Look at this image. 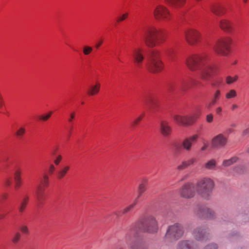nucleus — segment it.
Returning a JSON list of instances; mask_svg holds the SVG:
<instances>
[{
	"instance_id": "nucleus-1",
	"label": "nucleus",
	"mask_w": 249,
	"mask_h": 249,
	"mask_svg": "<svg viewBox=\"0 0 249 249\" xmlns=\"http://www.w3.org/2000/svg\"><path fill=\"white\" fill-rule=\"evenodd\" d=\"M143 53H146V66L149 71L153 73L160 71L163 69V64L160 60L159 52L156 50L151 49L146 52L140 47L135 48L133 53L135 62L139 65L144 59Z\"/></svg>"
},
{
	"instance_id": "nucleus-2",
	"label": "nucleus",
	"mask_w": 249,
	"mask_h": 249,
	"mask_svg": "<svg viewBox=\"0 0 249 249\" xmlns=\"http://www.w3.org/2000/svg\"><path fill=\"white\" fill-rule=\"evenodd\" d=\"M185 63L191 71H198L204 80L208 79L213 71V67L209 63V57L206 53L192 55L186 58Z\"/></svg>"
},
{
	"instance_id": "nucleus-3",
	"label": "nucleus",
	"mask_w": 249,
	"mask_h": 249,
	"mask_svg": "<svg viewBox=\"0 0 249 249\" xmlns=\"http://www.w3.org/2000/svg\"><path fill=\"white\" fill-rule=\"evenodd\" d=\"M214 186L213 181L208 177L199 179L196 185V190L197 194L205 199L210 197Z\"/></svg>"
},
{
	"instance_id": "nucleus-4",
	"label": "nucleus",
	"mask_w": 249,
	"mask_h": 249,
	"mask_svg": "<svg viewBox=\"0 0 249 249\" xmlns=\"http://www.w3.org/2000/svg\"><path fill=\"white\" fill-rule=\"evenodd\" d=\"M138 228L141 231L151 234L157 233L159 229L157 221L151 215H146L142 217L138 224Z\"/></svg>"
},
{
	"instance_id": "nucleus-5",
	"label": "nucleus",
	"mask_w": 249,
	"mask_h": 249,
	"mask_svg": "<svg viewBox=\"0 0 249 249\" xmlns=\"http://www.w3.org/2000/svg\"><path fill=\"white\" fill-rule=\"evenodd\" d=\"M162 33L153 27H148L145 31L143 38L149 47H152L158 44L162 37Z\"/></svg>"
},
{
	"instance_id": "nucleus-6",
	"label": "nucleus",
	"mask_w": 249,
	"mask_h": 249,
	"mask_svg": "<svg viewBox=\"0 0 249 249\" xmlns=\"http://www.w3.org/2000/svg\"><path fill=\"white\" fill-rule=\"evenodd\" d=\"M183 226L178 223H175L168 226L164 237V240L168 242H175L180 239L184 233Z\"/></svg>"
},
{
	"instance_id": "nucleus-7",
	"label": "nucleus",
	"mask_w": 249,
	"mask_h": 249,
	"mask_svg": "<svg viewBox=\"0 0 249 249\" xmlns=\"http://www.w3.org/2000/svg\"><path fill=\"white\" fill-rule=\"evenodd\" d=\"M194 83L192 80L184 79L180 80L178 83L174 81H168L165 86V89L167 92H172L176 89L186 91Z\"/></svg>"
},
{
	"instance_id": "nucleus-8",
	"label": "nucleus",
	"mask_w": 249,
	"mask_h": 249,
	"mask_svg": "<svg viewBox=\"0 0 249 249\" xmlns=\"http://www.w3.org/2000/svg\"><path fill=\"white\" fill-rule=\"evenodd\" d=\"M197 138V135H194L184 139L181 143H174L172 144V150L176 153H179L182 149L187 151H190L191 150L193 143L196 141Z\"/></svg>"
},
{
	"instance_id": "nucleus-9",
	"label": "nucleus",
	"mask_w": 249,
	"mask_h": 249,
	"mask_svg": "<svg viewBox=\"0 0 249 249\" xmlns=\"http://www.w3.org/2000/svg\"><path fill=\"white\" fill-rule=\"evenodd\" d=\"M231 43V39L228 37L220 39L213 47V50L218 54L227 55L230 51V45Z\"/></svg>"
},
{
	"instance_id": "nucleus-10",
	"label": "nucleus",
	"mask_w": 249,
	"mask_h": 249,
	"mask_svg": "<svg viewBox=\"0 0 249 249\" xmlns=\"http://www.w3.org/2000/svg\"><path fill=\"white\" fill-rule=\"evenodd\" d=\"M194 238L200 242H205L210 239V233L207 229L202 226H198L193 231Z\"/></svg>"
},
{
	"instance_id": "nucleus-11",
	"label": "nucleus",
	"mask_w": 249,
	"mask_h": 249,
	"mask_svg": "<svg viewBox=\"0 0 249 249\" xmlns=\"http://www.w3.org/2000/svg\"><path fill=\"white\" fill-rule=\"evenodd\" d=\"M196 214L201 218L209 220H214L216 218L215 212L206 206H200L197 211Z\"/></svg>"
},
{
	"instance_id": "nucleus-12",
	"label": "nucleus",
	"mask_w": 249,
	"mask_h": 249,
	"mask_svg": "<svg viewBox=\"0 0 249 249\" xmlns=\"http://www.w3.org/2000/svg\"><path fill=\"white\" fill-rule=\"evenodd\" d=\"M49 178L48 175H44L41 180V185H39L36 192V197L38 204L42 202L44 198V188L48 186Z\"/></svg>"
},
{
	"instance_id": "nucleus-13",
	"label": "nucleus",
	"mask_w": 249,
	"mask_h": 249,
	"mask_svg": "<svg viewBox=\"0 0 249 249\" xmlns=\"http://www.w3.org/2000/svg\"><path fill=\"white\" fill-rule=\"evenodd\" d=\"M184 36L187 42L194 45L198 42L200 39V34L196 30L188 29L184 32Z\"/></svg>"
},
{
	"instance_id": "nucleus-14",
	"label": "nucleus",
	"mask_w": 249,
	"mask_h": 249,
	"mask_svg": "<svg viewBox=\"0 0 249 249\" xmlns=\"http://www.w3.org/2000/svg\"><path fill=\"white\" fill-rule=\"evenodd\" d=\"M196 191V186L193 183H188L182 186L179 193L181 197L190 198L195 196Z\"/></svg>"
},
{
	"instance_id": "nucleus-15",
	"label": "nucleus",
	"mask_w": 249,
	"mask_h": 249,
	"mask_svg": "<svg viewBox=\"0 0 249 249\" xmlns=\"http://www.w3.org/2000/svg\"><path fill=\"white\" fill-rule=\"evenodd\" d=\"M177 249H200L198 243L193 240H182L177 245Z\"/></svg>"
},
{
	"instance_id": "nucleus-16",
	"label": "nucleus",
	"mask_w": 249,
	"mask_h": 249,
	"mask_svg": "<svg viewBox=\"0 0 249 249\" xmlns=\"http://www.w3.org/2000/svg\"><path fill=\"white\" fill-rule=\"evenodd\" d=\"M154 15L157 19H169L170 18V13L167 9L164 6L159 5L154 11Z\"/></svg>"
},
{
	"instance_id": "nucleus-17",
	"label": "nucleus",
	"mask_w": 249,
	"mask_h": 249,
	"mask_svg": "<svg viewBox=\"0 0 249 249\" xmlns=\"http://www.w3.org/2000/svg\"><path fill=\"white\" fill-rule=\"evenodd\" d=\"M228 138L223 134H219L213 138L212 144L214 148L224 147L227 143Z\"/></svg>"
},
{
	"instance_id": "nucleus-18",
	"label": "nucleus",
	"mask_w": 249,
	"mask_h": 249,
	"mask_svg": "<svg viewBox=\"0 0 249 249\" xmlns=\"http://www.w3.org/2000/svg\"><path fill=\"white\" fill-rule=\"evenodd\" d=\"M196 116L191 115L190 116L184 117L179 115H174L173 116V119L178 124H190L193 123L196 119Z\"/></svg>"
},
{
	"instance_id": "nucleus-19",
	"label": "nucleus",
	"mask_w": 249,
	"mask_h": 249,
	"mask_svg": "<svg viewBox=\"0 0 249 249\" xmlns=\"http://www.w3.org/2000/svg\"><path fill=\"white\" fill-rule=\"evenodd\" d=\"M143 102L151 111H154L155 107L158 106V100L157 97L152 95H147L143 99Z\"/></svg>"
},
{
	"instance_id": "nucleus-20",
	"label": "nucleus",
	"mask_w": 249,
	"mask_h": 249,
	"mask_svg": "<svg viewBox=\"0 0 249 249\" xmlns=\"http://www.w3.org/2000/svg\"><path fill=\"white\" fill-rule=\"evenodd\" d=\"M210 8L211 11L217 16L222 15L225 12L224 6L220 3H215L211 5Z\"/></svg>"
},
{
	"instance_id": "nucleus-21",
	"label": "nucleus",
	"mask_w": 249,
	"mask_h": 249,
	"mask_svg": "<svg viewBox=\"0 0 249 249\" xmlns=\"http://www.w3.org/2000/svg\"><path fill=\"white\" fill-rule=\"evenodd\" d=\"M160 130L164 136L169 135L171 132V128L169 125L168 123L165 120H161L160 122Z\"/></svg>"
},
{
	"instance_id": "nucleus-22",
	"label": "nucleus",
	"mask_w": 249,
	"mask_h": 249,
	"mask_svg": "<svg viewBox=\"0 0 249 249\" xmlns=\"http://www.w3.org/2000/svg\"><path fill=\"white\" fill-rule=\"evenodd\" d=\"M101 85L96 82L95 85L90 86L88 89L87 93L89 95L93 96L97 94L100 89Z\"/></svg>"
},
{
	"instance_id": "nucleus-23",
	"label": "nucleus",
	"mask_w": 249,
	"mask_h": 249,
	"mask_svg": "<svg viewBox=\"0 0 249 249\" xmlns=\"http://www.w3.org/2000/svg\"><path fill=\"white\" fill-rule=\"evenodd\" d=\"M176 51L174 46H169L164 51L165 55L171 60H174V56L176 55Z\"/></svg>"
},
{
	"instance_id": "nucleus-24",
	"label": "nucleus",
	"mask_w": 249,
	"mask_h": 249,
	"mask_svg": "<svg viewBox=\"0 0 249 249\" xmlns=\"http://www.w3.org/2000/svg\"><path fill=\"white\" fill-rule=\"evenodd\" d=\"M70 167L69 165H65L60 169L56 173V177L58 179L63 178L70 170Z\"/></svg>"
},
{
	"instance_id": "nucleus-25",
	"label": "nucleus",
	"mask_w": 249,
	"mask_h": 249,
	"mask_svg": "<svg viewBox=\"0 0 249 249\" xmlns=\"http://www.w3.org/2000/svg\"><path fill=\"white\" fill-rule=\"evenodd\" d=\"M196 160L195 158H191L187 160H184L181 164L178 166L177 168L179 170H183L189 166L194 164Z\"/></svg>"
},
{
	"instance_id": "nucleus-26",
	"label": "nucleus",
	"mask_w": 249,
	"mask_h": 249,
	"mask_svg": "<svg viewBox=\"0 0 249 249\" xmlns=\"http://www.w3.org/2000/svg\"><path fill=\"white\" fill-rule=\"evenodd\" d=\"M166 2L173 8L181 7L185 2L186 0H165Z\"/></svg>"
},
{
	"instance_id": "nucleus-27",
	"label": "nucleus",
	"mask_w": 249,
	"mask_h": 249,
	"mask_svg": "<svg viewBox=\"0 0 249 249\" xmlns=\"http://www.w3.org/2000/svg\"><path fill=\"white\" fill-rule=\"evenodd\" d=\"M148 183V179L146 178L142 179V183L139 185L138 188V193L139 195L137 197V199H138L140 196L146 190V185Z\"/></svg>"
},
{
	"instance_id": "nucleus-28",
	"label": "nucleus",
	"mask_w": 249,
	"mask_h": 249,
	"mask_svg": "<svg viewBox=\"0 0 249 249\" xmlns=\"http://www.w3.org/2000/svg\"><path fill=\"white\" fill-rule=\"evenodd\" d=\"M219 26L221 29L227 31H231V23L226 19H222L219 21Z\"/></svg>"
},
{
	"instance_id": "nucleus-29",
	"label": "nucleus",
	"mask_w": 249,
	"mask_h": 249,
	"mask_svg": "<svg viewBox=\"0 0 249 249\" xmlns=\"http://www.w3.org/2000/svg\"><path fill=\"white\" fill-rule=\"evenodd\" d=\"M239 160V158L236 156H234L231 158L230 159L228 160H224L223 162L222 165L224 167H228L231 165H232L233 163L237 162Z\"/></svg>"
},
{
	"instance_id": "nucleus-30",
	"label": "nucleus",
	"mask_w": 249,
	"mask_h": 249,
	"mask_svg": "<svg viewBox=\"0 0 249 249\" xmlns=\"http://www.w3.org/2000/svg\"><path fill=\"white\" fill-rule=\"evenodd\" d=\"M216 161L214 159L208 160L204 165V168L208 170H214L216 167Z\"/></svg>"
},
{
	"instance_id": "nucleus-31",
	"label": "nucleus",
	"mask_w": 249,
	"mask_h": 249,
	"mask_svg": "<svg viewBox=\"0 0 249 249\" xmlns=\"http://www.w3.org/2000/svg\"><path fill=\"white\" fill-rule=\"evenodd\" d=\"M28 199L29 197L28 196H25L23 198L19 207V212L22 213L24 211L28 203Z\"/></svg>"
},
{
	"instance_id": "nucleus-32",
	"label": "nucleus",
	"mask_w": 249,
	"mask_h": 249,
	"mask_svg": "<svg viewBox=\"0 0 249 249\" xmlns=\"http://www.w3.org/2000/svg\"><path fill=\"white\" fill-rule=\"evenodd\" d=\"M132 249H146V248L142 241H136L131 246Z\"/></svg>"
},
{
	"instance_id": "nucleus-33",
	"label": "nucleus",
	"mask_w": 249,
	"mask_h": 249,
	"mask_svg": "<svg viewBox=\"0 0 249 249\" xmlns=\"http://www.w3.org/2000/svg\"><path fill=\"white\" fill-rule=\"evenodd\" d=\"M75 116V112L73 111L70 114L69 117L68 118V121L70 124V132L71 133L73 129V126L72 125L73 120Z\"/></svg>"
},
{
	"instance_id": "nucleus-34",
	"label": "nucleus",
	"mask_w": 249,
	"mask_h": 249,
	"mask_svg": "<svg viewBox=\"0 0 249 249\" xmlns=\"http://www.w3.org/2000/svg\"><path fill=\"white\" fill-rule=\"evenodd\" d=\"M22 173L21 169L20 168H17L14 173V180H19L21 179V175Z\"/></svg>"
},
{
	"instance_id": "nucleus-35",
	"label": "nucleus",
	"mask_w": 249,
	"mask_h": 249,
	"mask_svg": "<svg viewBox=\"0 0 249 249\" xmlns=\"http://www.w3.org/2000/svg\"><path fill=\"white\" fill-rule=\"evenodd\" d=\"M238 78V76L235 75L234 77L231 76H228L226 77V81L228 84H231L232 83L235 82Z\"/></svg>"
},
{
	"instance_id": "nucleus-36",
	"label": "nucleus",
	"mask_w": 249,
	"mask_h": 249,
	"mask_svg": "<svg viewBox=\"0 0 249 249\" xmlns=\"http://www.w3.org/2000/svg\"><path fill=\"white\" fill-rule=\"evenodd\" d=\"M237 93L234 89H231L226 94V97L227 99H231L236 97Z\"/></svg>"
},
{
	"instance_id": "nucleus-37",
	"label": "nucleus",
	"mask_w": 249,
	"mask_h": 249,
	"mask_svg": "<svg viewBox=\"0 0 249 249\" xmlns=\"http://www.w3.org/2000/svg\"><path fill=\"white\" fill-rule=\"evenodd\" d=\"M21 235L19 232H17L15 233V234L13 236L12 239V242L14 244L18 243L20 239Z\"/></svg>"
},
{
	"instance_id": "nucleus-38",
	"label": "nucleus",
	"mask_w": 249,
	"mask_h": 249,
	"mask_svg": "<svg viewBox=\"0 0 249 249\" xmlns=\"http://www.w3.org/2000/svg\"><path fill=\"white\" fill-rule=\"evenodd\" d=\"M93 50V48L89 46H84L83 47V53L85 55H89Z\"/></svg>"
},
{
	"instance_id": "nucleus-39",
	"label": "nucleus",
	"mask_w": 249,
	"mask_h": 249,
	"mask_svg": "<svg viewBox=\"0 0 249 249\" xmlns=\"http://www.w3.org/2000/svg\"><path fill=\"white\" fill-rule=\"evenodd\" d=\"M218 246L215 243H210L207 245L204 249H218Z\"/></svg>"
},
{
	"instance_id": "nucleus-40",
	"label": "nucleus",
	"mask_w": 249,
	"mask_h": 249,
	"mask_svg": "<svg viewBox=\"0 0 249 249\" xmlns=\"http://www.w3.org/2000/svg\"><path fill=\"white\" fill-rule=\"evenodd\" d=\"M137 199L136 198L131 204L125 207V213L131 211L134 207L137 202Z\"/></svg>"
},
{
	"instance_id": "nucleus-41",
	"label": "nucleus",
	"mask_w": 249,
	"mask_h": 249,
	"mask_svg": "<svg viewBox=\"0 0 249 249\" xmlns=\"http://www.w3.org/2000/svg\"><path fill=\"white\" fill-rule=\"evenodd\" d=\"M25 132V129L23 127H20L16 132V135L18 137H21Z\"/></svg>"
},
{
	"instance_id": "nucleus-42",
	"label": "nucleus",
	"mask_w": 249,
	"mask_h": 249,
	"mask_svg": "<svg viewBox=\"0 0 249 249\" xmlns=\"http://www.w3.org/2000/svg\"><path fill=\"white\" fill-rule=\"evenodd\" d=\"M62 159V157L60 155H57L56 159L54 160V163L55 165H58Z\"/></svg>"
},
{
	"instance_id": "nucleus-43",
	"label": "nucleus",
	"mask_w": 249,
	"mask_h": 249,
	"mask_svg": "<svg viewBox=\"0 0 249 249\" xmlns=\"http://www.w3.org/2000/svg\"><path fill=\"white\" fill-rule=\"evenodd\" d=\"M4 184L5 186H9L12 183L11 179L10 178H5L3 181Z\"/></svg>"
},
{
	"instance_id": "nucleus-44",
	"label": "nucleus",
	"mask_w": 249,
	"mask_h": 249,
	"mask_svg": "<svg viewBox=\"0 0 249 249\" xmlns=\"http://www.w3.org/2000/svg\"><path fill=\"white\" fill-rule=\"evenodd\" d=\"M55 167L54 165L53 164H50L48 169L49 174L50 175H52L53 173Z\"/></svg>"
},
{
	"instance_id": "nucleus-45",
	"label": "nucleus",
	"mask_w": 249,
	"mask_h": 249,
	"mask_svg": "<svg viewBox=\"0 0 249 249\" xmlns=\"http://www.w3.org/2000/svg\"><path fill=\"white\" fill-rule=\"evenodd\" d=\"M242 168H244V165L240 164L235 168V170L236 172L239 173H242L244 172V170L242 169Z\"/></svg>"
},
{
	"instance_id": "nucleus-46",
	"label": "nucleus",
	"mask_w": 249,
	"mask_h": 249,
	"mask_svg": "<svg viewBox=\"0 0 249 249\" xmlns=\"http://www.w3.org/2000/svg\"><path fill=\"white\" fill-rule=\"evenodd\" d=\"M52 112H49L47 115L46 116H41L39 117V119L42 120L43 121H46L51 116Z\"/></svg>"
},
{
	"instance_id": "nucleus-47",
	"label": "nucleus",
	"mask_w": 249,
	"mask_h": 249,
	"mask_svg": "<svg viewBox=\"0 0 249 249\" xmlns=\"http://www.w3.org/2000/svg\"><path fill=\"white\" fill-rule=\"evenodd\" d=\"M143 116H144V114H142L141 116H140L139 117H138V118H137L136 119H135L134 120V121L133 122V125L137 124L141 120V119L142 118Z\"/></svg>"
},
{
	"instance_id": "nucleus-48",
	"label": "nucleus",
	"mask_w": 249,
	"mask_h": 249,
	"mask_svg": "<svg viewBox=\"0 0 249 249\" xmlns=\"http://www.w3.org/2000/svg\"><path fill=\"white\" fill-rule=\"evenodd\" d=\"M213 121V115L212 114H209L206 116V121L208 123H211Z\"/></svg>"
},
{
	"instance_id": "nucleus-49",
	"label": "nucleus",
	"mask_w": 249,
	"mask_h": 249,
	"mask_svg": "<svg viewBox=\"0 0 249 249\" xmlns=\"http://www.w3.org/2000/svg\"><path fill=\"white\" fill-rule=\"evenodd\" d=\"M15 188L18 189L19 188L21 185V179L15 180Z\"/></svg>"
},
{
	"instance_id": "nucleus-50",
	"label": "nucleus",
	"mask_w": 249,
	"mask_h": 249,
	"mask_svg": "<svg viewBox=\"0 0 249 249\" xmlns=\"http://www.w3.org/2000/svg\"><path fill=\"white\" fill-rule=\"evenodd\" d=\"M20 231L24 233H28V229L26 226H22L20 227Z\"/></svg>"
},
{
	"instance_id": "nucleus-51",
	"label": "nucleus",
	"mask_w": 249,
	"mask_h": 249,
	"mask_svg": "<svg viewBox=\"0 0 249 249\" xmlns=\"http://www.w3.org/2000/svg\"><path fill=\"white\" fill-rule=\"evenodd\" d=\"M220 94V92L219 90H217L214 94V98L215 99H217L218 98V97Z\"/></svg>"
},
{
	"instance_id": "nucleus-52",
	"label": "nucleus",
	"mask_w": 249,
	"mask_h": 249,
	"mask_svg": "<svg viewBox=\"0 0 249 249\" xmlns=\"http://www.w3.org/2000/svg\"><path fill=\"white\" fill-rule=\"evenodd\" d=\"M238 235V232L236 231H233L230 233V236H236Z\"/></svg>"
},
{
	"instance_id": "nucleus-53",
	"label": "nucleus",
	"mask_w": 249,
	"mask_h": 249,
	"mask_svg": "<svg viewBox=\"0 0 249 249\" xmlns=\"http://www.w3.org/2000/svg\"><path fill=\"white\" fill-rule=\"evenodd\" d=\"M124 19V14L122 15V17H118L117 18V22H119Z\"/></svg>"
},
{
	"instance_id": "nucleus-54",
	"label": "nucleus",
	"mask_w": 249,
	"mask_h": 249,
	"mask_svg": "<svg viewBox=\"0 0 249 249\" xmlns=\"http://www.w3.org/2000/svg\"><path fill=\"white\" fill-rule=\"evenodd\" d=\"M103 43L102 40H99L95 45V47L98 49Z\"/></svg>"
},
{
	"instance_id": "nucleus-55",
	"label": "nucleus",
	"mask_w": 249,
	"mask_h": 249,
	"mask_svg": "<svg viewBox=\"0 0 249 249\" xmlns=\"http://www.w3.org/2000/svg\"><path fill=\"white\" fill-rule=\"evenodd\" d=\"M233 132V129L232 128H228L227 129L226 132V133L229 135Z\"/></svg>"
},
{
	"instance_id": "nucleus-56",
	"label": "nucleus",
	"mask_w": 249,
	"mask_h": 249,
	"mask_svg": "<svg viewBox=\"0 0 249 249\" xmlns=\"http://www.w3.org/2000/svg\"><path fill=\"white\" fill-rule=\"evenodd\" d=\"M3 105V99L1 96H0V108H1L2 107V106Z\"/></svg>"
},
{
	"instance_id": "nucleus-57",
	"label": "nucleus",
	"mask_w": 249,
	"mask_h": 249,
	"mask_svg": "<svg viewBox=\"0 0 249 249\" xmlns=\"http://www.w3.org/2000/svg\"><path fill=\"white\" fill-rule=\"evenodd\" d=\"M219 84L220 82H213L212 83V85L214 87H217Z\"/></svg>"
},
{
	"instance_id": "nucleus-58",
	"label": "nucleus",
	"mask_w": 249,
	"mask_h": 249,
	"mask_svg": "<svg viewBox=\"0 0 249 249\" xmlns=\"http://www.w3.org/2000/svg\"><path fill=\"white\" fill-rule=\"evenodd\" d=\"M222 108L221 107H218L216 109V112L218 114H220Z\"/></svg>"
},
{
	"instance_id": "nucleus-59",
	"label": "nucleus",
	"mask_w": 249,
	"mask_h": 249,
	"mask_svg": "<svg viewBox=\"0 0 249 249\" xmlns=\"http://www.w3.org/2000/svg\"><path fill=\"white\" fill-rule=\"evenodd\" d=\"M249 134V128H247L243 132V135L246 136Z\"/></svg>"
},
{
	"instance_id": "nucleus-60",
	"label": "nucleus",
	"mask_w": 249,
	"mask_h": 249,
	"mask_svg": "<svg viewBox=\"0 0 249 249\" xmlns=\"http://www.w3.org/2000/svg\"><path fill=\"white\" fill-rule=\"evenodd\" d=\"M238 107V106L236 104H233L231 106V109L232 110H234L235 109L237 108Z\"/></svg>"
},
{
	"instance_id": "nucleus-61",
	"label": "nucleus",
	"mask_w": 249,
	"mask_h": 249,
	"mask_svg": "<svg viewBox=\"0 0 249 249\" xmlns=\"http://www.w3.org/2000/svg\"><path fill=\"white\" fill-rule=\"evenodd\" d=\"M207 145L206 144H204V145L201 148V150L204 151L205 150L207 147Z\"/></svg>"
},
{
	"instance_id": "nucleus-62",
	"label": "nucleus",
	"mask_w": 249,
	"mask_h": 249,
	"mask_svg": "<svg viewBox=\"0 0 249 249\" xmlns=\"http://www.w3.org/2000/svg\"><path fill=\"white\" fill-rule=\"evenodd\" d=\"M2 198L3 199H6L7 198V195L6 194H3L2 196Z\"/></svg>"
},
{
	"instance_id": "nucleus-63",
	"label": "nucleus",
	"mask_w": 249,
	"mask_h": 249,
	"mask_svg": "<svg viewBox=\"0 0 249 249\" xmlns=\"http://www.w3.org/2000/svg\"><path fill=\"white\" fill-rule=\"evenodd\" d=\"M216 99H213V100L212 101V105H214V104H215V103H216Z\"/></svg>"
},
{
	"instance_id": "nucleus-64",
	"label": "nucleus",
	"mask_w": 249,
	"mask_h": 249,
	"mask_svg": "<svg viewBox=\"0 0 249 249\" xmlns=\"http://www.w3.org/2000/svg\"><path fill=\"white\" fill-rule=\"evenodd\" d=\"M4 217V215L1 214L0 215V219H1Z\"/></svg>"
}]
</instances>
